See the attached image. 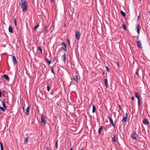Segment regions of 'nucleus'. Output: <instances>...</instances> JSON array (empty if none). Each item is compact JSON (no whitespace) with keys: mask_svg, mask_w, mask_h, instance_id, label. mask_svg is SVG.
I'll return each instance as SVG.
<instances>
[{"mask_svg":"<svg viewBox=\"0 0 150 150\" xmlns=\"http://www.w3.org/2000/svg\"><path fill=\"white\" fill-rule=\"evenodd\" d=\"M105 86L106 87L108 88L109 87L108 85V80L107 79H105Z\"/></svg>","mask_w":150,"mask_h":150,"instance_id":"obj_17","label":"nucleus"},{"mask_svg":"<svg viewBox=\"0 0 150 150\" xmlns=\"http://www.w3.org/2000/svg\"><path fill=\"white\" fill-rule=\"evenodd\" d=\"M45 60L47 62L48 61H49V60L47 58H45Z\"/></svg>","mask_w":150,"mask_h":150,"instance_id":"obj_43","label":"nucleus"},{"mask_svg":"<svg viewBox=\"0 0 150 150\" xmlns=\"http://www.w3.org/2000/svg\"><path fill=\"white\" fill-rule=\"evenodd\" d=\"M0 97L1 98L2 97L1 92V91H0Z\"/></svg>","mask_w":150,"mask_h":150,"instance_id":"obj_44","label":"nucleus"},{"mask_svg":"<svg viewBox=\"0 0 150 150\" xmlns=\"http://www.w3.org/2000/svg\"><path fill=\"white\" fill-rule=\"evenodd\" d=\"M106 70L107 72H109V69L108 66H106Z\"/></svg>","mask_w":150,"mask_h":150,"instance_id":"obj_33","label":"nucleus"},{"mask_svg":"<svg viewBox=\"0 0 150 150\" xmlns=\"http://www.w3.org/2000/svg\"><path fill=\"white\" fill-rule=\"evenodd\" d=\"M141 100H138V106H139L140 105V101Z\"/></svg>","mask_w":150,"mask_h":150,"instance_id":"obj_34","label":"nucleus"},{"mask_svg":"<svg viewBox=\"0 0 150 150\" xmlns=\"http://www.w3.org/2000/svg\"><path fill=\"white\" fill-rule=\"evenodd\" d=\"M22 108H23V109L24 111L25 110H24V109H24V107H23Z\"/></svg>","mask_w":150,"mask_h":150,"instance_id":"obj_51","label":"nucleus"},{"mask_svg":"<svg viewBox=\"0 0 150 150\" xmlns=\"http://www.w3.org/2000/svg\"><path fill=\"white\" fill-rule=\"evenodd\" d=\"M134 95L137 98L138 100H141V97L139 95V93L137 92H134Z\"/></svg>","mask_w":150,"mask_h":150,"instance_id":"obj_10","label":"nucleus"},{"mask_svg":"<svg viewBox=\"0 0 150 150\" xmlns=\"http://www.w3.org/2000/svg\"><path fill=\"white\" fill-rule=\"evenodd\" d=\"M128 117V114L127 113H126L125 114V115H124L123 116V118L122 120V122H123V123H124V122H126L127 121Z\"/></svg>","mask_w":150,"mask_h":150,"instance_id":"obj_3","label":"nucleus"},{"mask_svg":"<svg viewBox=\"0 0 150 150\" xmlns=\"http://www.w3.org/2000/svg\"><path fill=\"white\" fill-rule=\"evenodd\" d=\"M122 27L125 30H126V26L125 24H124L122 25Z\"/></svg>","mask_w":150,"mask_h":150,"instance_id":"obj_28","label":"nucleus"},{"mask_svg":"<svg viewBox=\"0 0 150 150\" xmlns=\"http://www.w3.org/2000/svg\"><path fill=\"white\" fill-rule=\"evenodd\" d=\"M50 69H51V70L52 73L54 74V75L55 76V73L54 71V68H53V66L51 67H50Z\"/></svg>","mask_w":150,"mask_h":150,"instance_id":"obj_24","label":"nucleus"},{"mask_svg":"<svg viewBox=\"0 0 150 150\" xmlns=\"http://www.w3.org/2000/svg\"><path fill=\"white\" fill-rule=\"evenodd\" d=\"M96 106L93 105V110H92V112L94 113L96 111Z\"/></svg>","mask_w":150,"mask_h":150,"instance_id":"obj_23","label":"nucleus"},{"mask_svg":"<svg viewBox=\"0 0 150 150\" xmlns=\"http://www.w3.org/2000/svg\"><path fill=\"white\" fill-rule=\"evenodd\" d=\"M52 1L53 3L54 2V0H51Z\"/></svg>","mask_w":150,"mask_h":150,"instance_id":"obj_49","label":"nucleus"},{"mask_svg":"<svg viewBox=\"0 0 150 150\" xmlns=\"http://www.w3.org/2000/svg\"><path fill=\"white\" fill-rule=\"evenodd\" d=\"M140 26L139 24L137 25L136 27V30H137V33H138V35H139V34L140 33Z\"/></svg>","mask_w":150,"mask_h":150,"instance_id":"obj_12","label":"nucleus"},{"mask_svg":"<svg viewBox=\"0 0 150 150\" xmlns=\"http://www.w3.org/2000/svg\"><path fill=\"white\" fill-rule=\"evenodd\" d=\"M5 54V53H4V54H4H4Z\"/></svg>","mask_w":150,"mask_h":150,"instance_id":"obj_57","label":"nucleus"},{"mask_svg":"<svg viewBox=\"0 0 150 150\" xmlns=\"http://www.w3.org/2000/svg\"><path fill=\"white\" fill-rule=\"evenodd\" d=\"M30 110V107L29 106H28L27 108L25 109V110H24L25 113V115L26 116H27L28 115L29 112Z\"/></svg>","mask_w":150,"mask_h":150,"instance_id":"obj_5","label":"nucleus"},{"mask_svg":"<svg viewBox=\"0 0 150 150\" xmlns=\"http://www.w3.org/2000/svg\"><path fill=\"white\" fill-rule=\"evenodd\" d=\"M62 59L64 62L65 61L66 59V56L65 54L62 56Z\"/></svg>","mask_w":150,"mask_h":150,"instance_id":"obj_19","label":"nucleus"},{"mask_svg":"<svg viewBox=\"0 0 150 150\" xmlns=\"http://www.w3.org/2000/svg\"><path fill=\"white\" fill-rule=\"evenodd\" d=\"M1 102L2 103L3 106L4 108L6 110L7 109V107L6 105L5 101L4 100H2L1 101Z\"/></svg>","mask_w":150,"mask_h":150,"instance_id":"obj_13","label":"nucleus"},{"mask_svg":"<svg viewBox=\"0 0 150 150\" xmlns=\"http://www.w3.org/2000/svg\"><path fill=\"white\" fill-rule=\"evenodd\" d=\"M58 141L57 140L55 143V146L56 149H57L58 148Z\"/></svg>","mask_w":150,"mask_h":150,"instance_id":"obj_32","label":"nucleus"},{"mask_svg":"<svg viewBox=\"0 0 150 150\" xmlns=\"http://www.w3.org/2000/svg\"><path fill=\"white\" fill-rule=\"evenodd\" d=\"M46 150H51L50 148L49 147H47L46 148Z\"/></svg>","mask_w":150,"mask_h":150,"instance_id":"obj_40","label":"nucleus"},{"mask_svg":"<svg viewBox=\"0 0 150 150\" xmlns=\"http://www.w3.org/2000/svg\"><path fill=\"white\" fill-rule=\"evenodd\" d=\"M47 27H45V29L44 30V31L45 32V33H46L48 31V30H47Z\"/></svg>","mask_w":150,"mask_h":150,"instance_id":"obj_31","label":"nucleus"},{"mask_svg":"<svg viewBox=\"0 0 150 150\" xmlns=\"http://www.w3.org/2000/svg\"><path fill=\"white\" fill-rule=\"evenodd\" d=\"M64 27H65L66 25H65V23L64 24Z\"/></svg>","mask_w":150,"mask_h":150,"instance_id":"obj_56","label":"nucleus"},{"mask_svg":"<svg viewBox=\"0 0 150 150\" xmlns=\"http://www.w3.org/2000/svg\"><path fill=\"white\" fill-rule=\"evenodd\" d=\"M14 22L15 25H16V18H15V19H14Z\"/></svg>","mask_w":150,"mask_h":150,"instance_id":"obj_38","label":"nucleus"},{"mask_svg":"<svg viewBox=\"0 0 150 150\" xmlns=\"http://www.w3.org/2000/svg\"><path fill=\"white\" fill-rule=\"evenodd\" d=\"M5 109L4 108H2V107L0 106V110L1 111V110H2V111L4 112L5 111Z\"/></svg>","mask_w":150,"mask_h":150,"instance_id":"obj_27","label":"nucleus"},{"mask_svg":"<svg viewBox=\"0 0 150 150\" xmlns=\"http://www.w3.org/2000/svg\"><path fill=\"white\" fill-rule=\"evenodd\" d=\"M50 94H51V95H53V93L52 92L50 93Z\"/></svg>","mask_w":150,"mask_h":150,"instance_id":"obj_47","label":"nucleus"},{"mask_svg":"<svg viewBox=\"0 0 150 150\" xmlns=\"http://www.w3.org/2000/svg\"><path fill=\"white\" fill-rule=\"evenodd\" d=\"M118 107H119L120 110H121V106L120 105H118Z\"/></svg>","mask_w":150,"mask_h":150,"instance_id":"obj_42","label":"nucleus"},{"mask_svg":"<svg viewBox=\"0 0 150 150\" xmlns=\"http://www.w3.org/2000/svg\"><path fill=\"white\" fill-rule=\"evenodd\" d=\"M28 138L27 137H26L25 139V141H24V144H26L28 142Z\"/></svg>","mask_w":150,"mask_h":150,"instance_id":"obj_21","label":"nucleus"},{"mask_svg":"<svg viewBox=\"0 0 150 150\" xmlns=\"http://www.w3.org/2000/svg\"><path fill=\"white\" fill-rule=\"evenodd\" d=\"M38 50L40 52L42 53V49L41 48V47L39 46L38 47Z\"/></svg>","mask_w":150,"mask_h":150,"instance_id":"obj_30","label":"nucleus"},{"mask_svg":"<svg viewBox=\"0 0 150 150\" xmlns=\"http://www.w3.org/2000/svg\"><path fill=\"white\" fill-rule=\"evenodd\" d=\"M50 88L49 86H47V90L48 91H49L50 90Z\"/></svg>","mask_w":150,"mask_h":150,"instance_id":"obj_35","label":"nucleus"},{"mask_svg":"<svg viewBox=\"0 0 150 150\" xmlns=\"http://www.w3.org/2000/svg\"><path fill=\"white\" fill-rule=\"evenodd\" d=\"M3 77L4 79H6L7 80H9V77L7 75L4 74L3 75Z\"/></svg>","mask_w":150,"mask_h":150,"instance_id":"obj_18","label":"nucleus"},{"mask_svg":"<svg viewBox=\"0 0 150 150\" xmlns=\"http://www.w3.org/2000/svg\"><path fill=\"white\" fill-rule=\"evenodd\" d=\"M149 13H150V12H149Z\"/></svg>","mask_w":150,"mask_h":150,"instance_id":"obj_58","label":"nucleus"},{"mask_svg":"<svg viewBox=\"0 0 150 150\" xmlns=\"http://www.w3.org/2000/svg\"><path fill=\"white\" fill-rule=\"evenodd\" d=\"M41 123H42L43 126H45L46 124V121L45 120V117L44 116L43 114H42L41 115Z\"/></svg>","mask_w":150,"mask_h":150,"instance_id":"obj_2","label":"nucleus"},{"mask_svg":"<svg viewBox=\"0 0 150 150\" xmlns=\"http://www.w3.org/2000/svg\"><path fill=\"white\" fill-rule=\"evenodd\" d=\"M143 123L145 125H148L149 123L147 122V119L146 118L144 119L142 121Z\"/></svg>","mask_w":150,"mask_h":150,"instance_id":"obj_16","label":"nucleus"},{"mask_svg":"<svg viewBox=\"0 0 150 150\" xmlns=\"http://www.w3.org/2000/svg\"><path fill=\"white\" fill-rule=\"evenodd\" d=\"M117 66L118 67H120V64H119L118 63H117Z\"/></svg>","mask_w":150,"mask_h":150,"instance_id":"obj_46","label":"nucleus"},{"mask_svg":"<svg viewBox=\"0 0 150 150\" xmlns=\"http://www.w3.org/2000/svg\"><path fill=\"white\" fill-rule=\"evenodd\" d=\"M139 69H136V75L138 76V75H139L138 71H139Z\"/></svg>","mask_w":150,"mask_h":150,"instance_id":"obj_29","label":"nucleus"},{"mask_svg":"<svg viewBox=\"0 0 150 150\" xmlns=\"http://www.w3.org/2000/svg\"><path fill=\"white\" fill-rule=\"evenodd\" d=\"M73 78L74 80L76 81V83L78 82V76L77 75H75L74 76Z\"/></svg>","mask_w":150,"mask_h":150,"instance_id":"obj_14","label":"nucleus"},{"mask_svg":"<svg viewBox=\"0 0 150 150\" xmlns=\"http://www.w3.org/2000/svg\"><path fill=\"white\" fill-rule=\"evenodd\" d=\"M120 13L123 17H124L125 16H126L125 13V12H124L123 11H121Z\"/></svg>","mask_w":150,"mask_h":150,"instance_id":"obj_25","label":"nucleus"},{"mask_svg":"<svg viewBox=\"0 0 150 150\" xmlns=\"http://www.w3.org/2000/svg\"><path fill=\"white\" fill-rule=\"evenodd\" d=\"M56 106H59V103L58 102H56L55 104Z\"/></svg>","mask_w":150,"mask_h":150,"instance_id":"obj_39","label":"nucleus"},{"mask_svg":"<svg viewBox=\"0 0 150 150\" xmlns=\"http://www.w3.org/2000/svg\"><path fill=\"white\" fill-rule=\"evenodd\" d=\"M47 62L49 64H50L51 63V61L50 60H49V61H48Z\"/></svg>","mask_w":150,"mask_h":150,"instance_id":"obj_41","label":"nucleus"},{"mask_svg":"<svg viewBox=\"0 0 150 150\" xmlns=\"http://www.w3.org/2000/svg\"><path fill=\"white\" fill-rule=\"evenodd\" d=\"M104 74H105V72L104 71H103V74L104 75Z\"/></svg>","mask_w":150,"mask_h":150,"instance_id":"obj_50","label":"nucleus"},{"mask_svg":"<svg viewBox=\"0 0 150 150\" xmlns=\"http://www.w3.org/2000/svg\"><path fill=\"white\" fill-rule=\"evenodd\" d=\"M12 61L14 65H16L18 63V61L15 56H13L12 58Z\"/></svg>","mask_w":150,"mask_h":150,"instance_id":"obj_6","label":"nucleus"},{"mask_svg":"<svg viewBox=\"0 0 150 150\" xmlns=\"http://www.w3.org/2000/svg\"><path fill=\"white\" fill-rule=\"evenodd\" d=\"M137 39H139V37H138V36H137Z\"/></svg>","mask_w":150,"mask_h":150,"instance_id":"obj_54","label":"nucleus"},{"mask_svg":"<svg viewBox=\"0 0 150 150\" xmlns=\"http://www.w3.org/2000/svg\"><path fill=\"white\" fill-rule=\"evenodd\" d=\"M55 59L54 60H53L52 61V62H54V60H55Z\"/></svg>","mask_w":150,"mask_h":150,"instance_id":"obj_53","label":"nucleus"},{"mask_svg":"<svg viewBox=\"0 0 150 150\" xmlns=\"http://www.w3.org/2000/svg\"><path fill=\"white\" fill-rule=\"evenodd\" d=\"M108 117L109 118L110 124L114 128H115V125L113 123V121L111 117L108 116Z\"/></svg>","mask_w":150,"mask_h":150,"instance_id":"obj_4","label":"nucleus"},{"mask_svg":"<svg viewBox=\"0 0 150 150\" xmlns=\"http://www.w3.org/2000/svg\"><path fill=\"white\" fill-rule=\"evenodd\" d=\"M0 147L1 148V150H4V147L3 145V143L1 142H0Z\"/></svg>","mask_w":150,"mask_h":150,"instance_id":"obj_26","label":"nucleus"},{"mask_svg":"<svg viewBox=\"0 0 150 150\" xmlns=\"http://www.w3.org/2000/svg\"><path fill=\"white\" fill-rule=\"evenodd\" d=\"M79 150H84V149H80Z\"/></svg>","mask_w":150,"mask_h":150,"instance_id":"obj_52","label":"nucleus"},{"mask_svg":"<svg viewBox=\"0 0 150 150\" xmlns=\"http://www.w3.org/2000/svg\"><path fill=\"white\" fill-rule=\"evenodd\" d=\"M134 96H132L131 98V99L132 100H133L134 99Z\"/></svg>","mask_w":150,"mask_h":150,"instance_id":"obj_45","label":"nucleus"},{"mask_svg":"<svg viewBox=\"0 0 150 150\" xmlns=\"http://www.w3.org/2000/svg\"><path fill=\"white\" fill-rule=\"evenodd\" d=\"M39 25H38L34 27V30H36V29L39 27Z\"/></svg>","mask_w":150,"mask_h":150,"instance_id":"obj_36","label":"nucleus"},{"mask_svg":"<svg viewBox=\"0 0 150 150\" xmlns=\"http://www.w3.org/2000/svg\"><path fill=\"white\" fill-rule=\"evenodd\" d=\"M136 44L137 47L141 49L143 48L142 46V43L140 40H138L136 42Z\"/></svg>","mask_w":150,"mask_h":150,"instance_id":"obj_8","label":"nucleus"},{"mask_svg":"<svg viewBox=\"0 0 150 150\" xmlns=\"http://www.w3.org/2000/svg\"><path fill=\"white\" fill-rule=\"evenodd\" d=\"M64 27H65L66 25H65V23L64 24Z\"/></svg>","mask_w":150,"mask_h":150,"instance_id":"obj_55","label":"nucleus"},{"mask_svg":"<svg viewBox=\"0 0 150 150\" xmlns=\"http://www.w3.org/2000/svg\"><path fill=\"white\" fill-rule=\"evenodd\" d=\"M72 149H73V148L72 147H71V149L69 150H72Z\"/></svg>","mask_w":150,"mask_h":150,"instance_id":"obj_48","label":"nucleus"},{"mask_svg":"<svg viewBox=\"0 0 150 150\" xmlns=\"http://www.w3.org/2000/svg\"><path fill=\"white\" fill-rule=\"evenodd\" d=\"M75 35L77 40H79L81 36L79 31H78L76 32L75 33Z\"/></svg>","mask_w":150,"mask_h":150,"instance_id":"obj_7","label":"nucleus"},{"mask_svg":"<svg viewBox=\"0 0 150 150\" xmlns=\"http://www.w3.org/2000/svg\"><path fill=\"white\" fill-rule=\"evenodd\" d=\"M103 126H100L98 130V133L99 134H100L102 132L101 130L103 129ZM102 131H103V130H102Z\"/></svg>","mask_w":150,"mask_h":150,"instance_id":"obj_15","label":"nucleus"},{"mask_svg":"<svg viewBox=\"0 0 150 150\" xmlns=\"http://www.w3.org/2000/svg\"><path fill=\"white\" fill-rule=\"evenodd\" d=\"M115 137H116V134H114L113 135V137H112V141L114 142H115L116 141V139H115Z\"/></svg>","mask_w":150,"mask_h":150,"instance_id":"obj_20","label":"nucleus"},{"mask_svg":"<svg viewBox=\"0 0 150 150\" xmlns=\"http://www.w3.org/2000/svg\"><path fill=\"white\" fill-rule=\"evenodd\" d=\"M62 45L63 46L62 47V48L64 51H66L67 50V45L64 42H62Z\"/></svg>","mask_w":150,"mask_h":150,"instance_id":"obj_11","label":"nucleus"},{"mask_svg":"<svg viewBox=\"0 0 150 150\" xmlns=\"http://www.w3.org/2000/svg\"><path fill=\"white\" fill-rule=\"evenodd\" d=\"M140 0V1H141V0Z\"/></svg>","mask_w":150,"mask_h":150,"instance_id":"obj_59","label":"nucleus"},{"mask_svg":"<svg viewBox=\"0 0 150 150\" xmlns=\"http://www.w3.org/2000/svg\"><path fill=\"white\" fill-rule=\"evenodd\" d=\"M137 134L135 132H133L131 135V137L132 139L136 140L137 139Z\"/></svg>","mask_w":150,"mask_h":150,"instance_id":"obj_9","label":"nucleus"},{"mask_svg":"<svg viewBox=\"0 0 150 150\" xmlns=\"http://www.w3.org/2000/svg\"><path fill=\"white\" fill-rule=\"evenodd\" d=\"M8 30L10 33H12L13 32L12 27L11 26H9L8 28Z\"/></svg>","mask_w":150,"mask_h":150,"instance_id":"obj_22","label":"nucleus"},{"mask_svg":"<svg viewBox=\"0 0 150 150\" xmlns=\"http://www.w3.org/2000/svg\"><path fill=\"white\" fill-rule=\"evenodd\" d=\"M67 42H68V45H70V40L68 39H67Z\"/></svg>","mask_w":150,"mask_h":150,"instance_id":"obj_37","label":"nucleus"},{"mask_svg":"<svg viewBox=\"0 0 150 150\" xmlns=\"http://www.w3.org/2000/svg\"><path fill=\"white\" fill-rule=\"evenodd\" d=\"M20 5L24 12H26L28 8V4L26 0H21Z\"/></svg>","mask_w":150,"mask_h":150,"instance_id":"obj_1","label":"nucleus"}]
</instances>
